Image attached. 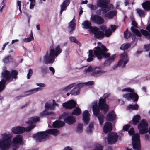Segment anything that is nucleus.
I'll list each match as a JSON object with an SVG mask.
<instances>
[{"instance_id":"f257e3e1","label":"nucleus","mask_w":150,"mask_h":150,"mask_svg":"<svg viewBox=\"0 0 150 150\" xmlns=\"http://www.w3.org/2000/svg\"><path fill=\"white\" fill-rule=\"evenodd\" d=\"M101 48L99 47H97L94 48V54L97 59L101 60L103 57L105 58H107L104 63L105 66L109 65L114 61L116 55L114 54L111 56H110V53H107V52L108 50L106 47L104 45H102Z\"/></svg>"},{"instance_id":"f03ea898","label":"nucleus","mask_w":150,"mask_h":150,"mask_svg":"<svg viewBox=\"0 0 150 150\" xmlns=\"http://www.w3.org/2000/svg\"><path fill=\"white\" fill-rule=\"evenodd\" d=\"M59 134V131L56 129H50L45 131L38 132L33 135V137L35 139L36 142H40L43 139L49 137L50 134L57 136Z\"/></svg>"},{"instance_id":"7ed1b4c3","label":"nucleus","mask_w":150,"mask_h":150,"mask_svg":"<svg viewBox=\"0 0 150 150\" xmlns=\"http://www.w3.org/2000/svg\"><path fill=\"white\" fill-rule=\"evenodd\" d=\"M3 140L0 141V148L2 150L8 148L11 143V137L9 133H5L2 134Z\"/></svg>"},{"instance_id":"20e7f679","label":"nucleus","mask_w":150,"mask_h":150,"mask_svg":"<svg viewBox=\"0 0 150 150\" xmlns=\"http://www.w3.org/2000/svg\"><path fill=\"white\" fill-rule=\"evenodd\" d=\"M122 91L131 92L130 93H127L125 94H123V98H125L128 100H132L134 102H137L138 101L139 99V96L137 93L135 92H133L134 91V89H131L130 88H127L123 89Z\"/></svg>"},{"instance_id":"39448f33","label":"nucleus","mask_w":150,"mask_h":150,"mask_svg":"<svg viewBox=\"0 0 150 150\" xmlns=\"http://www.w3.org/2000/svg\"><path fill=\"white\" fill-rule=\"evenodd\" d=\"M100 109L97 104L96 103L93 105V115L96 117L98 116V118L100 123L102 125L103 123L104 116L100 113Z\"/></svg>"},{"instance_id":"423d86ee","label":"nucleus","mask_w":150,"mask_h":150,"mask_svg":"<svg viewBox=\"0 0 150 150\" xmlns=\"http://www.w3.org/2000/svg\"><path fill=\"white\" fill-rule=\"evenodd\" d=\"M68 114L66 112H64L61 115L59 118V119L61 120L62 117L65 118L64 120V121L69 125L74 124L76 122V119L75 117L72 115L67 116Z\"/></svg>"},{"instance_id":"0eeeda50","label":"nucleus","mask_w":150,"mask_h":150,"mask_svg":"<svg viewBox=\"0 0 150 150\" xmlns=\"http://www.w3.org/2000/svg\"><path fill=\"white\" fill-rule=\"evenodd\" d=\"M148 126V124L145 120L142 119L137 126L139 130V133L142 134L147 132L148 131L147 128Z\"/></svg>"},{"instance_id":"6e6552de","label":"nucleus","mask_w":150,"mask_h":150,"mask_svg":"<svg viewBox=\"0 0 150 150\" xmlns=\"http://www.w3.org/2000/svg\"><path fill=\"white\" fill-rule=\"evenodd\" d=\"M50 53H48L44 57V62L45 64L53 63L54 61L55 56L54 55L53 50H50Z\"/></svg>"},{"instance_id":"1a4fd4ad","label":"nucleus","mask_w":150,"mask_h":150,"mask_svg":"<svg viewBox=\"0 0 150 150\" xmlns=\"http://www.w3.org/2000/svg\"><path fill=\"white\" fill-rule=\"evenodd\" d=\"M90 30L94 35V37L98 39H102L105 36V34L103 31L99 30V29L96 27H91Z\"/></svg>"},{"instance_id":"9d476101","label":"nucleus","mask_w":150,"mask_h":150,"mask_svg":"<svg viewBox=\"0 0 150 150\" xmlns=\"http://www.w3.org/2000/svg\"><path fill=\"white\" fill-rule=\"evenodd\" d=\"M118 136L116 132H109L108 134L107 142L108 144H115L117 141Z\"/></svg>"},{"instance_id":"9b49d317","label":"nucleus","mask_w":150,"mask_h":150,"mask_svg":"<svg viewBox=\"0 0 150 150\" xmlns=\"http://www.w3.org/2000/svg\"><path fill=\"white\" fill-rule=\"evenodd\" d=\"M106 100L100 98L99 100L98 105L100 110L103 111L105 115L107 113L109 110V106L106 103Z\"/></svg>"},{"instance_id":"f8f14e48","label":"nucleus","mask_w":150,"mask_h":150,"mask_svg":"<svg viewBox=\"0 0 150 150\" xmlns=\"http://www.w3.org/2000/svg\"><path fill=\"white\" fill-rule=\"evenodd\" d=\"M129 60V58L128 57L127 53L124 52L120 54V60L118 61L117 65L118 66H120L124 61L122 67V68H123L125 67V65L127 63Z\"/></svg>"},{"instance_id":"ddd939ff","label":"nucleus","mask_w":150,"mask_h":150,"mask_svg":"<svg viewBox=\"0 0 150 150\" xmlns=\"http://www.w3.org/2000/svg\"><path fill=\"white\" fill-rule=\"evenodd\" d=\"M91 21L94 23L99 25L102 24L104 22V19L97 15H93L91 18Z\"/></svg>"},{"instance_id":"4468645a","label":"nucleus","mask_w":150,"mask_h":150,"mask_svg":"<svg viewBox=\"0 0 150 150\" xmlns=\"http://www.w3.org/2000/svg\"><path fill=\"white\" fill-rule=\"evenodd\" d=\"M62 106L66 109H72L76 107V102L73 100H71L67 102L63 103Z\"/></svg>"},{"instance_id":"2eb2a0df","label":"nucleus","mask_w":150,"mask_h":150,"mask_svg":"<svg viewBox=\"0 0 150 150\" xmlns=\"http://www.w3.org/2000/svg\"><path fill=\"white\" fill-rule=\"evenodd\" d=\"M86 83H79L76 85L74 88L70 92L72 95H79L80 93V91L81 88L83 87Z\"/></svg>"},{"instance_id":"dca6fc26","label":"nucleus","mask_w":150,"mask_h":150,"mask_svg":"<svg viewBox=\"0 0 150 150\" xmlns=\"http://www.w3.org/2000/svg\"><path fill=\"white\" fill-rule=\"evenodd\" d=\"M116 118V115L114 110L109 111L107 115L106 120L107 121L113 122Z\"/></svg>"},{"instance_id":"f3484780","label":"nucleus","mask_w":150,"mask_h":150,"mask_svg":"<svg viewBox=\"0 0 150 150\" xmlns=\"http://www.w3.org/2000/svg\"><path fill=\"white\" fill-rule=\"evenodd\" d=\"M106 72V71L98 70L96 68H94L93 69V72L91 73V75L94 77H99Z\"/></svg>"},{"instance_id":"a211bd4d","label":"nucleus","mask_w":150,"mask_h":150,"mask_svg":"<svg viewBox=\"0 0 150 150\" xmlns=\"http://www.w3.org/2000/svg\"><path fill=\"white\" fill-rule=\"evenodd\" d=\"M90 115L87 110L84 111L83 114V120L84 122L87 124L89 122Z\"/></svg>"},{"instance_id":"6ab92c4d","label":"nucleus","mask_w":150,"mask_h":150,"mask_svg":"<svg viewBox=\"0 0 150 150\" xmlns=\"http://www.w3.org/2000/svg\"><path fill=\"white\" fill-rule=\"evenodd\" d=\"M13 133L16 134H22L25 131V128L20 127H13L12 130Z\"/></svg>"},{"instance_id":"aec40b11","label":"nucleus","mask_w":150,"mask_h":150,"mask_svg":"<svg viewBox=\"0 0 150 150\" xmlns=\"http://www.w3.org/2000/svg\"><path fill=\"white\" fill-rule=\"evenodd\" d=\"M23 137L22 136L18 135L13 138V143L14 144H23Z\"/></svg>"},{"instance_id":"412c9836","label":"nucleus","mask_w":150,"mask_h":150,"mask_svg":"<svg viewBox=\"0 0 150 150\" xmlns=\"http://www.w3.org/2000/svg\"><path fill=\"white\" fill-rule=\"evenodd\" d=\"M141 119V117L139 115L137 114L135 115H134L132 120L130 121L129 123L132 124L134 125H137Z\"/></svg>"},{"instance_id":"4be33fe9","label":"nucleus","mask_w":150,"mask_h":150,"mask_svg":"<svg viewBox=\"0 0 150 150\" xmlns=\"http://www.w3.org/2000/svg\"><path fill=\"white\" fill-rule=\"evenodd\" d=\"M112 129V124L109 122H106L104 126L103 130L105 133H108Z\"/></svg>"},{"instance_id":"5701e85b","label":"nucleus","mask_w":150,"mask_h":150,"mask_svg":"<svg viewBox=\"0 0 150 150\" xmlns=\"http://www.w3.org/2000/svg\"><path fill=\"white\" fill-rule=\"evenodd\" d=\"M96 4L98 7L101 8H106L108 6L106 2L104 0H98Z\"/></svg>"},{"instance_id":"b1692460","label":"nucleus","mask_w":150,"mask_h":150,"mask_svg":"<svg viewBox=\"0 0 150 150\" xmlns=\"http://www.w3.org/2000/svg\"><path fill=\"white\" fill-rule=\"evenodd\" d=\"M117 13V11L116 10L111 11L106 13L105 16L108 18L111 19L113 17L115 16Z\"/></svg>"},{"instance_id":"393cba45","label":"nucleus","mask_w":150,"mask_h":150,"mask_svg":"<svg viewBox=\"0 0 150 150\" xmlns=\"http://www.w3.org/2000/svg\"><path fill=\"white\" fill-rule=\"evenodd\" d=\"M2 75L3 78L6 81H9L11 79L10 73L8 70L4 71L2 73Z\"/></svg>"},{"instance_id":"a878e982","label":"nucleus","mask_w":150,"mask_h":150,"mask_svg":"<svg viewBox=\"0 0 150 150\" xmlns=\"http://www.w3.org/2000/svg\"><path fill=\"white\" fill-rule=\"evenodd\" d=\"M64 125V122L61 121H56L53 123L52 125L54 127L59 128Z\"/></svg>"},{"instance_id":"bb28decb","label":"nucleus","mask_w":150,"mask_h":150,"mask_svg":"<svg viewBox=\"0 0 150 150\" xmlns=\"http://www.w3.org/2000/svg\"><path fill=\"white\" fill-rule=\"evenodd\" d=\"M142 6L143 9L146 11L150 10V1H146L142 4Z\"/></svg>"},{"instance_id":"cd10ccee","label":"nucleus","mask_w":150,"mask_h":150,"mask_svg":"<svg viewBox=\"0 0 150 150\" xmlns=\"http://www.w3.org/2000/svg\"><path fill=\"white\" fill-rule=\"evenodd\" d=\"M72 112L71 114L72 115L78 116L81 114V111L79 107H75Z\"/></svg>"},{"instance_id":"c85d7f7f","label":"nucleus","mask_w":150,"mask_h":150,"mask_svg":"<svg viewBox=\"0 0 150 150\" xmlns=\"http://www.w3.org/2000/svg\"><path fill=\"white\" fill-rule=\"evenodd\" d=\"M51 50H53L54 51V55L55 56H57L58 55L60 54L62 52V50L60 48L59 45H58L55 48V50L54 49H52Z\"/></svg>"},{"instance_id":"c756f323","label":"nucleus","mask_w":150,"mask_h":150,"mask_svg":"<svg viewBox=\"0 0 150 150\" xmlns=\"http://www.w3.org/2000/svg\"><path fill=\"white\" fill-rule=\"evenodd\" d=\"M2 60L4 63L7 64L9 62H13V59L11 55H8L5 57Z\"/></svg>"},{"instance_id":"7c9ffc66","label":"nucleus","mask_w":150,"mask_h":150,"mask_svg":"<svg viewBox=\"0 0 150 150\" xmlns=\"http://www.w3.org/2000/svg\"><path fill=\"white\" fill-rule=\"evenodd\" d=\"M140 142V135L139 133L134 134L132 137V142Z\"/></svg>"},{"instance_id":"2f4dec72","label":"nucleus","mask_w":150,"mask_h":150,"mask_svg":"<svg viewBox=\"0 0 150 150\" xmlns=\"http://www.w3.org/2000/svg\"><path fill=\"white\" fill-rule=\"evenodd\" d=\"M82 25L83 26V28L86 29H90L91 27H92L91 22L88 20L84 21L83 23H82Z\"/></svg>"},{"instance_id":"473e14b6","label":"nucleus","mask_w":150,"mask_h":150,"mask_svg":"<svg viewBox=\"0 0 150 150\" xmlns=\"http://www.w3.org/2000/svg\"><path fill=\"white\" fill-rule=\"evenodd\" d=\"M133 148L134 150H141L140 142H132Z\"/></svg>"},{"instance_id":"72a5a7b5","label":"nucleus","mask_w":150,"mask_h":150,"mask_svg":"<svg viewBox=\"0 0 150 150\" xmlns=\"http://www.w3.org/2000/svg\"><path fill=\"white\" fill-rule=\"evenodd\" d=\"M10 75L11 78H13L16 80L17 78L18 72L16 70H12L10 73Z\"/></svg>"},{"instance_id":"f704fd0d","label":"nucleus","mask_w":150,"mask_h":150,"mask_svg":"<svg viewBox=\"0 0 150 150\" xmlns=\"http://www.w3.org/2000/svg\"><path fill=\"white\" fill-rule=\"evenodd\" d=\"M40 71L42 74H46L47 73L48 68L45 66H41L40 67Z\"/></svg>"},{"instance_id":"c9c22d12","label":"nucleus","mask_w":150,"mask_h":150,"mask_svg":"<svg viewBox=\"0 0 150 150\" xmlns=\"http://www.w3.org/2000/svg\"><path fill=\"white\" fill-rule=\"evenodd\" d=\"M127 109L129 110L131 109L133 110H137L139 108L138 104H129L127 107Z\"/></svg>"},{"instance_id":"e433bc0d","label":"nucleus","mask_w":150,"mask_h":150,"mask_svg":"<svg viewBox=\"0 0 150 150\" xmlns=\"http://www.w3.org/2000/svg\"><path fill=\"white\" fill-rule=\"evenodd\" d=\"M33 39L34 38L33 35V32L32 31H31V33L30 34V37L24 39L23 40L24 42H28L33 40Z\"/></svg>"},{"instance_id":"4c0bfd02","label":"nucleus","mask_w":150,"mask_h":150,"mask_svg":"<svg viewBox=\"0 0 150 150\" xmlns=\"http://www.w3.org/2000/svg\"><path fill=\"white\" fill-rule=\"evenodd\" d=\"M131 44L129 43L123 44L122 45L120 49L123 50H127L131 47Z\"/></svg>"},{"instance_id":"58836bf2","label":"nucleus","mask_w":150,"mask_h":150,"mask_svg":"<svg viewBox=\"0 0 150 150\" xmlns=\"http://www.w3.org/2000/svg\"><path fill=\"white\" fill-rule=\"evenodd\" d=\"M83 125L82 124L79 123L78 124L76 132L78 133H81L83 131Z\"/></svg>"},{"instance_id":"ea45409f","label":"nucleus","mask_w":150,"mask_h":150,"mask_svg":"<svg viewBox=\"0 0 150 150\" xmlns=\"http://www.w3.org/2000/svg\"><path fill=\"white\" fill-rule=\"evenodd\" d=\"M76 84L75 83H73L67 86L64 89V90L65 92L67 91L68 90L71 89V88L74 86Z\"/></svg>"},{"instance_id":"a19ab883","label":"nucleus","mask_w":150,"mask_h":150,"mask_svg":"<svg viewBox=\"0 0 150 150\" xmlns=\"http://www.w3.org/2000/svg\"><path fill=\"white\" fill-rule=\"evenodd\" d=\"M52 112H48L46 110H44L40 114V117H43L46 115H50Z\"/></svg>"},{"instance_id":"79ce46f5","label":"nucleus","mask_w":150,"mask_h":150,"mask_svg":"<svg viewBox=\"0 0 150 150\" xmlns=\"http://www.w3.org/2000/svg\"><path fill=\"white\" fill-rule=\"evenodd\" d=\"M41 88H35L34 89H32L30 90H29V92L30 93V95L32 94L35 93L37 92L38 91H40L41 90Z\"/></svg>"},{"instance_id":"37998d69","label":"nucleus","mask_w":150,"mask_h":150,"mask_svg":"<svg viewBox=\"0 0 150 150\" xmlns=\"http://www.w3.org/2000/svg\"><path fill=\"white\" fill-rule=\"evenodd\" d=\"M74 18L73 19V20L71 21L70 23L69 26L71 28V31H73L74 30L75 28V23L74 22Z\"/></svg>"},{"instance_id":"c03bdc74","label":"nucleus","mask_w":150,"mask_h":150,"mask_svg":"<svg viewBox=\"0 0 150 150\" xmlns=\"http://www.w3.org/2000/svg\"><path fill=\"white\" fill-rule=\"evenodd\" d=\"M112 33V31L110 28L105 30V35L106 37L110 36Z\"/></svg>"},{"instance_id":"a18cd8bd","label":"nucleus","mask_w":150,"mask_h":150,"mask_svg":"<svg viewBox=\"0 0 150 150\" xmlns=\"http://www.w3.org/2000/svg\"><path fill=\"white\" fill-rule=\"evenodd\" d=\"M93 128V123H90L88 127L86 132L88 134H91L92 132V129Z\"/></svg>"},{"instance_id":"49530a36","label":"nucleus","mask_w":150,"mask_h":150,"mask_svg":"<svg viewBox=\"0 0 150 150\" xmlns=\"http://www.w3.org/2000/svg\"><path fill=\"white\" fill-rule=\"evenodd\" d=\"M136 11L137 13L140 17H142L144 16V12L143 10L138 8L136 10Z\"/></svg>"},{"instance_id":"de8ad7c7","label":"nucleus","mask_w":150,"mask_h":150,"mask_svg":"<svg viewBox=\"0 0 150 150\" xmlns=\"http://www.w3.org/2000/svg\"><path fill=\"white\" fill-rule=\"evenodd\" d=\"M67 6V5L65 6V5L63 4L62 3V4L60 6L61 10L59 12L60 16L61 15V14H62L64 11L66 10V8Z\"/></svg>"},{"instance_id":"09e8293b","label":"nucleus","mask_w":150,"mask_h":150,"mask_svg":"<svg viewBox=\"0 0 150 150\" xmlns=\"http://www.w3.org/2000/svg\"><path fill=\"white\" fill-rule=\"evenodd\" d=\"M87 5L89 8L93 10H96L98 8V7L96 5H93V4H88Z\"/></svg>"},{"instance_id":"8fccbe9b","label":"nucleus","mask_w":150,"mask_h":150,"mask_svg":"<svg viewBox=\"0 0 150 150\" xmlns=\"http://www.w3.org/2000/svg\"><path fill=\"white\" fill-rule=\"evenodd\" d=\"M141 33L143 35L146 36L148 37L150 35V33L146 30L144 29H141L140 30Z\"/></svg>"},{"instance_id":"3c124183","label":"nucleus","mask_w":150,"mask_h":150,"mask_svg":"<svg viewBox=\"0 0 150 150\" xmlns=\"http://www.w3.org/2000/svg\"><path fill=\"white\" fill-rule=\"evenodd\" d=\"M35 127V125H29L28 127L25 128V131L27 132L30 131L32 129H33Z\"/></svg>"},{"instance_id":"603ef678","label":"nucleus","mask_w":150,"mask_h":150,"mask_svg":"<svg viewBox=\"0 0 150 150\" xmlns=\"http://www.w3.org/2000/svg\"><path fill=\"white\" fill-rule=\"evenodd\" d=\"M69 39L72 42H74L77 44H78V43H80V42H79L73 36H70V37Z\"/></svg>"},{"instance_id":"864d4df0","label":"nucleus","mask_w":150,"mask_h":150,"mask_svg":"<svg viewBox=\"0 0 150 150\" xmlns=\"http://www.w3.org/2000/svg\"><path fill=\"white\" fill-rule=\"evenodd\" d=\"M130 126V125L129 124L124 125L123 127V130L124 131H128L129 130Z\"/></svg>"},{"instance_id":"5fc2aeb1","label":"nucleus","mask_w":150,"mask_h":150,"mask_svg":"<svg viewBox=\"0 0 150 150\" xmlns=\"http://www.w3.org/2000/svg\"><path fill=\"white\" fill-rule=\"evenodd\" d=\"M31 119L32 120L34 123H36L40 120L39 117L37 116L33 117L31 118Z\"/></svg>"},{"instance_id":"6e6d98bb","label":"nucleus","mask_w":150,"mask_h":150,"mask_svg":"<svg viewBox=\"0 0 150 150\" xmlns=\"http://www.w3.org/2000/svg\"><path fill=\"white\" fill-rule=\"evenodd\" d=\"M33 71L32 69L29 70L27 74V78L28 79H29L33 74Z\"/></svg>"},{"instance_id":"4d7b16f0","label":"nucleus","mask_w":150,"mask_h":150,"mask_svg":"<svg viewBox=\"0 0 150 150\" xmlns=\"http://www.w3.org/2000/svg\"><path fill=\"white\" fill-rule=\"evenodd\" d=\"M6 81L4 79H3L1 80V81H0V86H1V87H3L4 88H5V84L6 83Z\"/></svg>"},{"instance_id":"13d9d810","label":"nucleus","mask_w":150,"mask_h":150,"mask_svg":"<svg viewBox=\"0 0 150 150\" xmlns=\"http://www.w3.org/2000/svg\"><path fill=\"white\" fill-rule=\"evenodd\" d=\"M103 147L100 144H97L93 150H103Z\"/></svg>"},{"instance_id":"bf43d9fd","label":"nucleus","mask_w":150,"mask_h":150,"mask_svg":"<svg viewBox=\"0 0 150 150\" xmlns=\"http://www.w3.org/2000/svg\"><path fill=\"white\" fill-rule=\"evenodd\" d=\"M144 49L146 51H148L150 50V43L144 45Z\"/></svg>"},{"instance_id":"052dcab7","label":"nucleus","mask_w":150,"mask_h":150,"mask_svg":"<svg viewBox=\"0 0 150 150\" xmlns=\"http://www.w3.org/2000/svg\"><path fill=\"white\" fill-rule=\"evenodd\" d=\"M93 50H94V49H93ZM88 57H94L95 56L96 57L95 55L94 54H93V50H92L90 49L88 51ZM94 53V52H93Z\"/></svg>"},{"instance_id":"680f3d73","label":"nucleus","mask_w":150,"mask_h":150,"mask_svg":"<svg viewBox=\"0 0 150 150\" xmlns=\"http://www.w3.org/2000/svg\"><path fill=\"white\" fill-rule=\"evenodd\" d=\"M128 132L129 134L130 135H134L135 133L134 129L133 128H131L128 131Z\"/></svg>"},{"instance_id":"e2e57ef3","label":"nucleus","mask_w":150,"mask_h":150,"mask_svg":"<svg viewBox=\"0 0 150 150\" xmlns=\"http://www.w3.org/2000/svg\"><path fill=\"white\" fill-rule=\"evenodd\" d=\"M52 107V105L50 103H46L45 105V108L47 110H48L50 108H51Z\"/></svg>"},{"instance_id":"0e129e2a","label":"nucleus","mask_w":150,"mask_h":150,"mask_svg":"<svg viewBox=\"0 0 150 150\" xmlns=\"http://www.w3.org/2000/svg\"><path fill=\"white\" fill-rule=\"evenodd\" d=\"M132 35V34L130 33H126L125 35L124 34V37L126 39H128L130 36Z\"/></svg>"},{"instance_id":"69168bd1","label":"nucleus","mask_w":150,"mask_h":150,"mask_svg":"<svg viewBox=\"0 0 150 150\" xmlns=\"http://www.w3.org/2000/svg\"><path fill=\"white\" fill-rule=\"evenodd\" d=\"M106 27L104 25L100 26L99 27V29L102 30L103 32L105 31V30H106Z\"/></svg>"},{"instance_id":"338daca9","label":"nucleus","mask_w":150,"mask_h":150,"mask_svg":"<svg viewBox=\"0 0 150 150\" xmlns=\"http://www.w3.org/2000/svg\"><path fill=\"white\" fill-rule=\"evenodd\" d=\"M70 3L69 0H65L62 3L63 4L68 6L69 4Z\"/></svg>"},{"instance_id":"774afa93","label":"nucleus","mask_w":150,"mask_h":150,"mask_svg":"<svg viewBox=\"0 0 150 150\" xmlns=\"http://www.w3.org/2000/svg\"><path fill=\"white\" fill-rule=\"evenodd\" d=\"M93 69L92 67L91 66H90L88 67V68L87 69H85V71H86L88 72H92L93 71Z\"/></svg>"}]
</instances>
